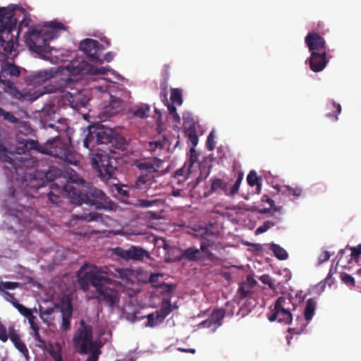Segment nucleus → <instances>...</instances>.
I'll list each match as a JSON object with an SVG mask.
<instances>
[{
	"mask_svg": "<svg viewBox=\"0 0 361 361\" xmlns=\"http://www.w3.org/2000/svg\"><path fill=\"white\" fill-rule=\"evenodd\" d=\"M171 100L173 104L181 105L183 103L182 92L180 89L172 88L171 90Z\"/></svg>",
	"mask_w": 361,
	"mask_h": 361,
	"instance_id": "58836bf2",
	"label": "nucleus"
},
{
	"mask_svg": "<svg viewBox=\"0 0 361 361\" xmlns=\"http://www.w3.org/2000/svg\"><path fill=\"white\" fill-rule=\"evenodd\" d=\"M351 255L354 258L358 257L361 255V245H358L355 247H353L352 249Z\"/></svg>",
	"mask_w": 361,
	"mask_h": 361,
	"instance_id": "e2e57ef3",
	"label": "nucleus"
},
{
	"mask_svg": "<svg viewBox=\"0 0 361 361\" xmlns=\"http://www.w3.org/2000/svg\"><path fill=\"white\" fill-rule=\"evenodd\" d=\"M243 173H238V176L235 183L231 187L230 191L228 192L227 195L234 196L235 195H236L238 193V192L239 190V188H240V183H241V182L243 180Z\"/></svg>",
	"mask_w": 361,
	"mask_h": 361,
	"instance_id": "37998d69",
	"label": "nucleus"
},
{
	"mask_svg": "<svg viewBox=\"0 0 361 361\" xmlns=\"http://www.w3.org/2000/svg\"><path fill=\"white\" fill-rule=\"evenodd\" d=\"M227 183L221 178H214L211 180V185L207 191L204 192V197H207L214 192L219 190L223 191L226 195L228 194Z\"/></svg>",
	"mask_w": 361,
	"mask_h": 361,
	"instance_id": "b1692460",
	"label": "nucleus"
},
{
	"mask_svg": "<svg viewBox=\"0 0 361 361\" xmlns=\"http://www.w3.org/2000/svg\"><path fill=\"white\" fill-rule=\"evenodd\" d=\"M331 256V254L329 251H324L318 258V265L323 264L328 261Z\"/></svg>",
	"mask_w": 361,
	"mask_h": 361,
	"instance_id": "4d7b16f0",
	"label": "nucleus"
},
{
	"mask_svg": "<svg viewBox=\"0 0 361 361\" xmlns=\"http://www.w3.org/2000/svg\"><path fill=\"white\" fill-rule=\"evenodd\" d=\"M61 312L62 322L60 329L63 331H67L71 329V319L73 314V306L71 302L62 305Z\"/></svg>",
	"mask_w": 361,
	"mask_h": 361,
	"instance_id": "4be33fe9",
	"label": "nucleus"
},
{
	"mask_svg": "<svg viewBox=\"0 0 361 361\" xmlns=\"http://www.w3.org/2000/svg\"><path fill=\"white\" fill-rule=\"evenodd\" d=\"M207 148L209 151H212L215 147V142H214V132L212 131L209 135L207 136Z\"/></svg>",
	"mask_w": 361,
	"mask_h": 361,
	"instance_id": "8fccbe9b",
	"label": "nucleus"
},
{
	"mask_svg": "<svg viewBox=\"0 0 361 361\" xmlns=\"http://www.w3.org/2000/svg\"><path fill=\"white\" fill-rule=\"evenodd\" d=\"M200 326L204 328H213V330L214 329V324L212 322V320L208 318L207 319L202 322L200 324Z\"/></svg>",
	"mask_w": 361,
	"mask_h": 361,
	"instance_id": "0e129e2a",
	"label": "nucleus"
},
{
	"mask_svg": "<svg viewBox=\"0 0 361 361\" xmlns=\"http://www.w3.org/2000/svg\"><path fill=\"white\" fill-rule=\"evenodd\" d=\"M166 106H167L170 114L172 115L176 120L179 121L180 116L176 111V108L175 106L173 104H170L169 103L166 104Z\"/></svg>",
	"mask_w": 361,
	"mask_h": 361,
	"instance_id": "bf43d9fd",
	"label": "nucleus"
},
{
	"mask_svg": "<svg viewBox=\"0 0 361 361\" xmlns=\"http://www.w3.org/2000/svg\"><path fill=\"white\" fill-rule=\"evenodd\" d=\"M310 68L315 73L320 72L324 69L327 65L326 51L312 52L307 59Z\"/></svg>",
	"mask_w": 361,
	"mask_h": 361,
	"instance_id": "aec40b11",
	"label": "nucleus"
},
{
	"mask_svg": "<svg viewBox=\"0 0 361 361\" xmlns=\"http://www.w3.org/2000/svg\"><path fill=\"white\" fill-rule=\"evenodd\" d=\"M2 71L4 73L7 75L18 77L20 74V68L13 63H6L2 68Z\"/></svg>",
	"mask_w": 361,
	"mask_h": 361,
	"instance_id": "e433bc0d",
	"label": "nucleus"
},
{
	"mask_svg": "<svg viewBox=\"0 0 361 361\" xmlns=\"http://www.w3.org/2000/svg\"><path fill=\"white\" fill-rule=\"evenodd\" d=\"M59 30H66V27L56 21L49 23L41 30L30 29L26 43L30 49L37 54L50 53L51 48L47 42L58 37Z\"/></svg>",
	"mask_w": 361,
	"mask_h": 361,
	"instance_id": "7ed1b4c3",
	"label": "nucleus"
},
{
	"mask_svg": "<svg viewBox=\"0 0 361 361\" xmlns=\"http://www.w3.org/2000/svg\"><path fill=\"white\" fill-rule=\"evenodd\" d=\"M8 338L14 344L15 347L23 355L28 354V350L25 343L20 340L18 334L15 330L14 327H9L8 329Z\"/></svg>",
	"mask_w": 361,
	"mask_h": 361,
	"instance_id": "cd10ccee",
	"label": "nucleus"
},
{
	"mask_svg": "<svg viewBox=\"0 0 361 361\" xmlns=\"http://www.w3.org/2000/svg\"><path fill=\"white\" fill-rule=\"evenodd\" d=\"M62 92L63 99L68 101L70 106L74 109L85 107L87 102V99L77 90H75L74 92H68L67 90Z\"/></svg>",
	"mask_w": 361,
	"mask_h": 361,
	"instance_id": "412c9836",
	"label": "nucleus"
},
{
	"mask_svg": "<svg viewBox=\"0 0 361 361\" xmlns=\"http://www.w3.org/2000/svg\"><path fill=\"white\" fill-rule=\"evenodd\" d=\"M271 208H272V217H274L275 219L280 220L281 219V216L283 214L282 212H281V207H276L274 204V201L272 200Z\"/></svg>",
	"mask_w": 361,
	"mask_h": 361,
	"instance_id": "864d4df0",
	"label": "nucleus"
},
{
	"mask_svg": "<svg viewBox=\"0 0 361 361\" xmlns=\"http://www.w3.org/2000/svg\"><path fill=\"white\" fill-rule=\"evenodd\" d=\"M112 136L111 130H100L95 134L93 132H90L83 141V145L89 149L90 143L94 140L97 144L110 145Z\"/></svg>",
	"mask_w": 361,
	"mask_h": 361,
	"instance_id": "a211bd4d",
	"label": "nucleus"
},
{
	"mask_svg": "<svg viewBox=\"0 0 361 361\" xmlns=\"http://www.w3.org/2000/svg\"><path fill=\"white\" fill-rule=\"evenodd\" d=\"M173 308L169 300H164L159 310L155 312L157 314L158 320L164 322V319L172 312Z\"/></svg>",
	"mask_w": 361,
	"mask_h": 361,
	"instance_id": "2f4dec72",
	"label": "nucleus"
},
{
	"mask_svg": "<svg viewBox=\"0 0 361 361\" xmlns=\"http://www.w3.org/2000/svg\"><path fill=\"white\" fill-rule=\"evenodd\" d=\"M28 195L27 192L18 190L16 189L12 190L11 188V196H10V201L16 200L17 202H20L18 203V207H20V209H8L7 212V217L6 220L12 224L17 225H22L23 226H25V223L30 221V219H27L23 214V209L25 208V207L22 204V200L23 197H26V196Z\"/></svg>",
	"mask_w": 361,
	"mask_h": 361,
	"instance_id": "1a4fd4ad",
	"label": "nucleus"
},
{
	"mask_svg": "<svg viewBox=\"0 0 361 361\" xmlns=\"http://www.w3.org/2000/svg\"><path fill=\"white\" fill-rule=\"evenodd\" d=\"M48 352L54 361H63L61 348L59 345L57 344L55 347H51Z\"/></svg>",
	"mask_w": 361,
	"mask_h": 361,
	"instance_id": "ea45409f",
	"label": "nucleus"
},
{
	"mask_svg": "<svg viewBox=\"0 0 361 361\" xmlns=\"http://www.w3.org/2000/svg\"><path fill=\"white\" fill-rule=\"evenodd\" d=\"M107 283H100L98 288L96 289L97 293L96 298L99 302L113 307L119 303L120 295L116 289L107 287Z\"/></svg>",
	"mask_w": 361,
	"mask_h": 361,
	"instance_id": "f8f14e48",
	"label": "nucleus"
},
{
	"mask_svg": "<svg viewBox=\"0 0 361 361\" xmlns=\"http://www.w3.org/2000/svg\"><path fill=\"white\" fill-rule=\"evenodd\" d=\"M23 185L24 186H27L30 188H35V189H39L42 187V184L39 183L36 180H30V183H27V180H25V182L23 183Z\"/></svg>",
	"mask_w": 361,
	"mask_h": 361,
	"instance_id": "052dcab7",
	"label": "nucleus"
},
{
	"mask_svg": "<svg viewBox=\"0 0 361 361\" xmlns=\"http://www.w3.org/2000/svg\"><path fill=\"white\" fill-rule=\"evenodd\" d=\"M162 161L154 158L152 161H140L135 163L136 167L140 171L134 187L143 192H147L152 185L155 183L154 173L158 172Z\"/></svg>",
	"mask_w": 361,
	"mask_h": 361,
	"instance_id": "0eeeda50",
	"label": "nucleus"
},
{
	"mask_svg": "<svg viewBox=\"0 0 361 361\" xmlns=\"http://www.w3.org/2000/svg\"><path fill=\"white\" fill-rule=\"evenodd\" d=\"M123 101L117 97H111V100L105 109V113L112 116L122 110Z\"/></svg>",
	"mask_w": 361,
	"mask_h": 361,
	"instance_id": "c756f323",
	"label": "nucleus"
},
{
	"mask_svg": "<svg viewBox=\"0 0 361 361\" xmlns=\"http://www.w3.org/2000/svg\"><path fill=\"white\" fill-rule=\"evenodd\" d=\"M23 15V18L19 23V30L23 27H28L31 23L30 15L22 7L18 6H10L0 8V32L10 34L16 28L18 20L14 17L15 10Z\"/></svg>",
	"mask_w": 361,
	"mask_h": 361,
	"instance_id": "423d86ee",
	"label": "nucleus"
},
{
	"mask_svg": "<svg viewBox=\"0 0 361 361\" xmlns=\"http://www.w3.org/2000/svg\"><path fill=\"white\" fill-rule=\"evenodd\" d=\"M287 191L292 195L299 197L302 193V189L295 187V188H290L289 186H286Z\"/></svg>",
	"mask_w": 361,
	"mask_h": 361,
	"instance_id": "680f3d73",
	"label": "nucleus"
},
{
	"mask_svg": "<svg viewBox=\"0 0 361 361\" xmlns=\"http://www.w3.org/2000/svg\"><path fill=\"white\" fill-rule=\"evenodd\" d=\"M200 250L204 255V261L207 259L214 263L218 261V257L211 252L209 247H206L204 245H200Z\"/></svg>",
	"mask_w": 361,
	"mask_h": 361,
	"instance_id": "4c0bfd02",
	"label": "nucleus"
},
{
	"mask_svg": "<svg viewBox=\"0 0 361 361\" xmlns=\"http://www.w3.org/2000/svg\"><path fill=\"white\" fill-rule=\"evenodd\" d=\"M189 173V169H187L185 165H184L175 171L172 183L177 185L183 183L188 178Z\"/></svg>",
	"mask_w": 361,
	"mask_h": 361,
	"instance_id": "7c9ffc66",
	"label": "nucleus"
},
{
	"mask_svg": "<svg viewBox=\"0 0 361 361\" xmlns=\"http://www.w3.org/2000/svg\"><path fill=\"white\" fill-rule=\"evenodd\" d=\"M0 82L6 86L7 87L10 88L11 90H12L14 87L13 83L11 80L3 79V75H0Z\"/></svg>",
	"mask_w": 361,
	"mask_h": 361,
	"instance_id": "774afa93",
	"label": "nucleus"
},
{
	"mask_svg": "<svg viewBox=\"0 0 361 361\" xmlns=\"http://www.w3.org/2000/svg\"><path fill=\"white\" fill-rule=\"evenodd\" d=\"M114 253L126 261H142L144 257H149V254L147 250L135 245H132L126 250L122 247H116Z\"/></svg>",
	"mask_w": 361,
	"mask_h": 361,
	"instance_id": "ddd939ff",
	"label": "nucleus"
},
{
	"mask_svg": "<svg viewBox=\"0 0 361 361\" xmlns=\"http://www.w3.org/2000/svg\"><path fill=\"white\" fill-rule=\"evenodd\" d=\"M257 286V281L253 277L248 276L246 280L240 284L235 295V300L240 302L243 299L251 298Z\"/></svg>",
	"mask_w": 361,
	"mask_h": 361,
	"instance_id": "dca6fc26",
	"label": "nucleus"
},
{
	"mask_svg": "<svg viewBox=\"0 0 361 361\" xmlns=\"http://www.w3.org/2000/svg\"><path fill=\"white\" fill-rule=\"evenodd\" d=\"M108 68L105 67H95L90 65L87 62L82 61L78 63H72L71 66V73L74 75H105L108 72Z\"/></svg>",
	"mask_w": 361,
	"mask_h": 361,
	"instance_id": "4468645a",
	"label": "nucleus"
},
{
	"mask_svg": "<svg viewBox=\"0 0 361 361\" xmlns=\"http://www.w3.org/2000/svg\"><path fill=\"white\" fill-rule=\"evenodd\" d=\"M146 318L147 319V322L145 324L147 327H154L163 322L158 320L157 314L155 312L147 314Z\"/></svg>",
	"mask_w": 361,
	"mask_h": 361,
	"instance_id": "c03bdc74",
	"label": "nucleus"
},
{
	"mask_svg": "<svg viewBox=\"0 0 361 361\" xmlns=\"http://www.w3.org/2000/svg\"><path fill=\"white\" fill-rule=\"evenodd\" d=\"M270 226H271V222L269 221H265L263 225L259 226L256 229L255 234L259 235V234H261V233L268 231L269 229Z\"/></svg>",
	"mask_w": 361,
	"mask_h": 361,
	"instance_id": "6e6d98bb",
	"label": "nucleus"
},
{
	"mask_svg": "<svg viewBox=\"0 0 361 361\" xmlns=\"http://www.w3.org/2000/svg\"><path fill=\"white\" fill-rule=\"evenodd\" d=\"M0 116H3L4 119L9 121L12 123H17L19 122V119L17 118L13 114L9 111H5L4 109L0 107Z\"/></svg>",
	"mask_w": 361,
	"mask_h": 361,
	"instance_id": "a18cd8bd",
	"label": "nucleus"
},
{
	"mask_svg": "<svg viewBox=\"0 0 361 361\" xmlns=\"http://www.w3.org/2000/svg\"><path fill=\"white\" fill-rule=\"evenodd\" d=\"M0 161L2 162H7L11 164L15 170L17 166H29L30 160L23 157H17L16 153L8 152L6 147L4 145L0 140Z\"/></svg>",
	"mask_w": 361,
	"mask_h": 361,
	"instance_id": "2eb2a0df",
	"label": "nucleus"
},
{
	"mask_svg": "<svg viewBox=\"0 0 361 361\" xmlns=\"http://www.w3.org/2000/svg\"><path fill=\"white\" fill-rule=\"evenodd\" d=\"M292 307L290 298L283 296L279 298L275 302L274 309L272 310V322L277 320L279 322L289 324L292 321Z\"/></svg>",
	"mask_w": 361,
	"mask_h": 361,
	"instance_id": "9d476101",
	"label": "nucleus"
},
{
	"mask_svg": "<svg viewBox=\"0 0 361 361\" xmlns=\"http://www.w3.org/2000/svg\"><path fill=\"white\" fill-rule=\"evenodd\" d=\"M20 286L19 282L0 281V293L6 292L5 290H13Z\"/></svg>",
	"mask_w": 361,
	"mask_h": 361,
	"instance_id": "79ce46f5",
	"label": "nucleus"
},
{
	"mask_svg": "<svg viewBox=\"0 0 361 361\" xmlns=\"http://www.w3.org/2000/svg\"><path fill=\"white\" fill-rule=\"evenodd\" d=\"M48 199L49 201L53 203L58 204L61 202V197L58 194H55L54 192L51 191L47 194Z\"/></svg>",
	"mask_w": 361,
	"mask_h": 361,
	"instance_id": "5fc2aeb1",
	"label": "nucleus"
},
{
	"mask_svg": "<svg viewBox=\"0 0 361 361\" xmlns=\"http://www.w3.org/2000/svg\"><path fill=\"white\" fill-rule=\"evenodd\" d=\"M258 180H259V178L257 175V173L254 170L251 171L247 177V184L252 187H253L255 185H257V187L259 188V184Z\"/></svg>",
	"mask_w": 361,
	"mask_h": 361,
	"instance_id": "49530a36",
	"label": "nucleus"
},
{
	"mask_svg": "<svg viewBox=\"0 0 361 361\" xmlns=\"http://www.w3.org/2000/svg\"><path fill=\"white\" fill-rule=\"evenodd\" d=\"M333 111L328 113L326 116L331 119L333 121H336L338 119V115L341 111V106L339 104L332 102Z\"/></svg>",
	"mask_w": 361,
	"mask_h": 361,
	"instance_id": "a19ab883",
	"label": "nucleus"
},
{
	"mask_svg": "<svg viewBox=\"0 0 361 361\" xmlns=\"http://www.w3.org/2000/svg\"><path fill=\"white\" fill-rule=\"evenodd\" d=\"M183 119V128L185 130V135L188 137V140L192 145V147L190 149V151L191 159L190 166H191L192 165V163L195 161V160L192 159L193 157L195 156L196 154L195 149L194 148L197 146L198 143V136L197 134L196 126L194 122L192 121H188V118L185 116Z\"/></svg>",
	"mask_w": 361,
	"mask_h": 361,
	"instance_id": "f3484780",
	"label": "nucleus"
},
{
	"mask_svg": "<svg viewBox=\"0 0 361 361\" xmlns=\"http://www.w3.org/2000/svg\"><path fill=\"white\" fill-rule=\"evenodd\" d=\"M164 147V143L161 141H152L149 142V151H154L156 149H162Z\"/></svg>",
	"mask_w": 361,
	"mask_h": 361,
	"instance_id": "603ef678",
	"label": "nucleus"
},
{
	"mask_svg": "<svg viewBox=\"0 0 361 361\" xmlns=\"http://www.w3.org/2000/svg\"><path fill=\"white\" fill-rule=\"evenodd\" d=\"M164 248L166 250L165 261L166 262H177L183 259V250L177 247H171L164 242Z\"/></svg>",
	"mask_w": 361,
	"mask_h": 361,
	"instance_id": "5701e85b",
	"label": "nucleus"
},
{
	"mask_svg": "<svg viewBox=\"0 0 361 361\" xmlns=\"http://www.w3.org/2000/svg\"><path fill=\"white\" fill-rule=\"evenodd\" d=\"M80 326L73 336V343L79 353L85 354L94 346V343L92 341V329L83 320L80 321Z\"/></svg>",
	"mask_w": 361,
	"mask_h": 361,
	"instance_id": "6e6552de",
	"label": "nucleus"
},
{
	"mask_svg": "<svg viewBox=\"0 0 361 361\" xmlns=\"http://www.w3.org/2000/svg\"><path fill=\"white\" fill-rule=\"evenodd\" d=\"M305 41L311 53L326 51V41L317 32H309Z\"/></svg>",
	"mask_w": 361,
	"mask_h": 361,
	"instance_id": "6ab92c4d",
	"label": "nucleus"
},
{
	"mask_svg": "<svg viewBox=\"0 0 361 361\" xmlns=\"http://www.w3.org/2000/svg\"><path fill=\"white\" fill-rule=\"evenodd\" d=\"M159 200H155L153 201L147 200H138V205L142 207H149L153 206L154 204L158 202Z\"/></svg>",
	"mask_w": 361,
	"mask_h": 361,
	"instance_id": "13d9d810",
	"label": "nucleus"
},
{
	"mask_svg": "<svg viewBox=\"0 0 361 361\" xmlns=\"http://www.w3.org/2000/svg\"><path fill=\"white\" fill-rule=\"evenodd\" d=\"M110 145L111 147H114L115 149L123 150L126 149L127 142L123 137L116 135L112 136Z\"/></svg>",
	"mask_w": 361,
	"mask_h": 361,
	"instance_id": "f704fd0d",
	"label": "nucleus"
},
{
	"mask_svg": "<svg viewBox=\"0 0 361 361\" xmlns=\"http://www.w3.org/2000/svg\"><path fill=\"white\" fill-rule=\"evenodd\" d=\"M170 66L168 64H165L163 67L161 72L162 77L166 81L169 76Z\"/></svg>",
	"mask_w": 361,
	"mask_h": 361,
	"instance_id": "338daca9",
	"label": "nucleus"
},
{
	"mask_svg": "<svg viewBox=\"0 0 361 361\" xmlns=\"http://www.w3.org/2000/svg\"><path fill=\"white\" fill-rule=\"evenodd\" d=\"M54 77L53 72L48 70L39 71L28 77V81L34 85H39Z\"/></svg>",
	"mask_w": 361,
	"mask_h": 361,
	"instance_id": "393cba45",
	"label": "nucleus"
},
{
	"mask_svg": "<svg viewBox=\"0 0 361 361\" xmlns=\"http://www.w3.org/2000/svg\"><path fill=\"white\" fill-rule=\"evenodd\" d=\"M100 215L97 213H89V214H84L82 215H77L76 218L78 219L84 220L86 221H92L97 220Z\"/></svg>",
	"mask_w": 361,
	"mask_h": 361,
	"instance_id": "de8ad7c7",
	"label": "nucleus"
},
{
	"mask_svg": "<svg viewBox=\"0 0 361 361\" xmlns=\"http://www.w3.org/2000/svg\"><path fill=\"white\" fill-rule=\"evenodd\" d=\"M183 259L190 262H203L204 255L197 247L192 246L183 250Z\"/></svg>",
	"mask_w": 361,
	"mask_h": 361,
	"instance_id": "c85d7f7f",
	"label": "nucleus"
},
{
	"mask_svg": "<svg viewBox=\"0 0 361 361\" xmlns=\"http://www.w3.org/2000/svg\"><path fill=\"white\" fill-rule=\"evenodd\" d=\"M225 317V311L223 309L214 310L209 318L214 324V329H216L222 324V320Z\"/></svg>",
	"mask_w": 361,
	"mask_h": 361,
	"instance_id": "473e14b6",
	"label": "nucleus"
},
{
	"mask_svg": "<svg viewBox=\"0 0 361 361\" xmlns=\"http://www.w3.org/2000/svg\"><path fill=\"white\" fill-rule=\"evenodd\" d=\"M79 48L92 62L102 63L101 56L104 48L97 40L85 39L80 42Z\"/></svg>",
	"mask_w": 361,
	"mask_h": 361,
	"instance_id": "9b49d317",
	"label": "nucleus"
},
{
	"mask_svg": "<svg viewBox=\"0 0 361 361\" xmlns=\"http://www.w3.org/2000/svg\"><path fill=\"white\" fill-rule=\"evenodd\" d=\"M210 237L218 238L219 233L213 232L210 228H206L202 233V240L200 245H204L206 247L217 250L220 247L219 243H216Z\"/></svg>",
	"mask_w": 361,
	"mask_h": 361,
	"instance_id": "a878e982",
	"label": "nucleus"
},
{
	"mask_svg": "<svg viewBox=\"0 0 361 361\" xmlns=\"http://www.w3.org/2000/svg\"><path fill=\"white\" fill-rule=\"evenodd\" d=\"M149 106L143 104L135 109H132L130 113L135 116L140 118H147L149 116Z\"/></svg>",
	"mask_w": 361,
	"mask_h": 361,
	"instance_id": "c9c22d12",
	"label": "nucleus"
},
{
	"mask_svg": "<svg viewBox=\"0 0 361 361\" xmlns=\"http://www.w3.org/2000/svg\"><path fill=\"white\" fill-rule=\"evenodd\" d=\"M341 281L348 286L355 287V286L354 278L348 274H343L341 276Z\"/></svg>",
	"mask_w": 361,
	"mask_h": 361,
	"instance_id": "09e8293b",
	"label": "nucleus"
},
{
	"mask_svg": "<svg viewBox=\"0 0 361 361\" xmlns=\"http://www.w3.org/2000/svg\"><path fill=\"white\" fill-rule=\"evenodd\" d=\"M116 159L106 152H97L92 154V166L97 171L101 179L104 181L110 180L117 192L126 197L129 196L128 191L118 184V180L116 178Z\"/></svg>",
	"mask_w": 361,
	"mask_h": 361,
	"instance_id": "20e7f679",
	"label": "nucleus"
},
{
	"mask_svg": "<svg viewBox=\"0 0 361 361\" xmlns=\"http://www.w3.org/2000/svg\"><path fill=\"white\" fill-rule=\"evenodd\" d=\"M78 180L80 184H66L61 188L53 183L50 185V188L54 189L56 187L73 204L80 205L85 203L97 209H113L111 201L102 190L90 183H86L82 179L78 178ZM73 182L78 183V180H73Z\"/></svg>",
	"mask_w": 361,
	"mask_h": 361,
	"instance_id": "f257e3e1",
	"label": "nucleus"
},
{
	"mask_svg": "<svg viewBox=\"0 0 361 361\" xmlns=\"http://www.w3.org/2000/svg\"><path fill=\"white\" fill-rule=\"evenodd\" d=\"M82 266L78 273V283L80 288L87 291L90 285L95 289L98 288L100 283H112L113 280L108 276L121 279L123 283L130 284L134 283L137 279V273L130 268H119L115 267H94L82 275Z\"/></svg>",
	"mask_w": 361,
	"mask_h": 361,
	"instance_id": "f03ea898",
	"label": "nucleus"
},
{
	"mask_svg": "<svg viewBox=\"0 0 361 361\" xmlns=\"http://www.w3.org/2000/svg\"><path fill=\"white\" fill-rule=\"evenodd\" d=\"M317 306V302L314 298H309L305 304V307L304 309V317L305 321L307 322L306 324H304L303 326L300 328V330L297 331L296 334H300L304 328L307 326V324L312 320L313 316L314 315L315 310Z\"/></svg>",
	"mask_w": 361,
	"mask_h": 361,
	"instance_id": "bb28decb",
	"label": "nucleus"
},
{
	"mask_svg": "<svg viewBox=\"0 0 361 361\" xmlns=\"http://www.w3.org/2000/svg\"><path fill=\"white\" fill-rule=\"evenodd\" d=\"M14 307H16L22 315L26 313L28 310V308L20 304L19 302H15Z\"/></svg>",
	"mask_w": 361,
	"mask_h": 361,
	"instance_id": "69168bd1",
	"label": "nucleus"
},
{
	"mask_svg": "<svg viewBox=\"0 0 361 361\" xmlns=\"http://www.w3.org/2000/svg\"><path fill=\"white\" fill-rule=\"evenodd\" d=\"M0 293L4 297V298L6 301L11 302L13 307H14L15 302H18V300L16 298H15L14 295L13 293H11L9 292H4V293Z\"/></svg>",
	"mask_w": 361,
	"mask_h": 361,
	"instance_id": "3c124183",
	"label": "nucleus"
},
{
	"mask_svg": "<svg viewBox=\"0 0 361 361\" xmlns=\"http://www.w3.org/2000/svg\"><path fill=\"white\" fill-rule=\"evenodd\" d=\"M25 149H36L37 152L48 154L54 157L65 159L72 164H76V160L72 161L68 157V148L66 143L59 137L49 140L44 144L39 143L37 140H27L23 144Z\"/></svg>",
	"mask_w": 361,
	"mask_h": 361,
	"instance_id": "39448f33",
	"label": "nucleus"
},
{
	"mask_svg": "<svg viewBox=\"0 0 361 361\" xmlns=\"http://www.w3.org/2000/svg\"><path fill=\"white\" fill-rule=\"evenodd\" d=\"M272 253L278 259L283 261L288 258V252L278 244L272 243Z\"/></svg>",
	"mask_w": 361,
	"mask_h": 361,
	"instance_id": "72a5a7b5",
	"label": "nucleus"
}]
</instances>
